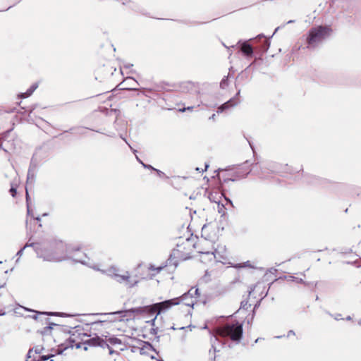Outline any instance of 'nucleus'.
I'll use <instances>...</instances> for the list:
<instances>
[{
  "label": "nucleus",
  "instance_id": "obj_1",
  "mask_svg": "<svg viewBox=\"0 0 361 361\" xmlns=\"http://www.w3.org/2000/svg\"><path fill=\"white\" fill-rule=\"evenodd\" d=\"M191 255L192 248L190 243L185 240L182 243L177 245L176 247L172 251L165 264L157 267H155L154 265H149V270L154 271L157 274L166 267L173 266V269H176L179 262L185 261L190 259L191 257Z\"/></svg>",
  "mask_w": 361,
  "mask_h": 361
},
{
  "label": "nucleus",
  "instance_id": "obj_2",
  "mask_svg": "<svg viewBox=\"0 0 361 361\" xmlns=\"http://www.w3.org/2000/svg\"><path fill=\"white\" fill-rule=\"evenodd\" d=\"M79 248L73 249L68 247L63 242L56 243L54 246L41 250L37 252V255L43 258L44 260L49 262H60L68 258H71L68 254H71L73 250H78Z\"/></svg>",
  "mask_w": 361,
  "mask_h": 361
},
{
  "label": "nucleus",
  "instance_id": "obj_3",
  "mask_svg": "<svg viewBox=\"0 0 361 361\" xmlns=\"http://www.w3.org/2000/svg\"><path fill=\"white\" fill-rule=\"evenodd\" d=\"M204 254L209 255L208 262H221L226 264L228 259V253L224 245L218 244L213 246L210 250H205Z\"/></svg>",
  "mask_w": 361,
  "mask_h": 361
},
{
  "label": "nucleus",
  "instance_id": "obj_4",
  "mask_svg": "<svg viewBox=\"0 0 361 361\" xmlns=\"http://www.w3.org/2000/svg\"><path fill=\"white\" fill-rule=\"evenodd\" d=\"M179 305L178 299H170L161 302H157L152 306L148 307V311L155 314L154 317L151 320L154 323L157 316L161 313H165L171 309L173 306Z\"/></svg>",
  "mask_w": 361,
  "mask_h": 361
},
{
  "label": "nucleus",
  "instance_id": "obj_5",
  "mask_svg": "<svg viewBox=\"0 0 361 361\" xmlns=\"http://www.w3.org/2000/svg\"><path fill=\"white\" fill-rule=\"evenodd\" d=\"M243 324L236 322L231 325H227L221 330L223 336H229L234 341H239L243 336Z\"/></svg>",
  "mask_w": 361,
  "mask_h": 361
},
{
  "label": "nucleus",
  "instance_id": "obj_6",
  "mask_svg": "<svg viewBox=\"0 0 361 361\" xmlns=\"http://www.w3.org/2000/svg\"><path fill=\"white\" fill-rule=\"evenodd\" d=\"M331 32V30L326 27H319L314 28L309 32V44H313L315 42H320L324 39L326 37L329 36Z\"/></svg>",
  "mask_w": 361,
  "mask_h": 361
},
{
  "label": "nucleus",
  "instance_id": "obj_7",
  "mask_svg": "<svg viewBox=\"0 0 361 361\" xmlns=\"http://www.w3.org/2000/svg\"><path fill=\"white\" fill-rule=\"evenodd\" d=\"M197 288L195 290H193L192 288L188 293H185L181 295L180 298H176L175 299H178L179 305L183 304L187 307L193 308L195 304L197 302Z\"/></svg>",
  "mask_w": 361,
  "mask_h": 361
},
{
  "label": "nucleus",
  "instance_id": "obj_8",
  "mask_svg": "<svg viewBox=\"0 0 361 361\" xmlns=\"http://www.w3.org/2000/svg\"><path fill=\"white\" fill-rule=\"evenodd\" d=\"M214 243L207 240V239H202L200 240L198 243V252L200 254V260L204 262L207 263L209 262V255L204 254L205 250H210L211 248L214 246Z\"/></svg>",
  "mask_w": 361,
  "mask_h": 361
},
{
  "label": "nucleus",
  "instance_id": "obj_9",
  "mask_svg": "<svg viewBox=\"0 0 361 361\" xmlns=\"http://www.w3.org/2000/svg\"><path fill=\"white\" fill-rule=\"evenodd\" d=\"M114 279L126 286L133 287L138 283L136 278H131L129 273L127 271L124 274H118L114 273Z\"/></svg>",
  "mask_w": 361,
  "mask_h": 361
},
{
  "label": "nucleus",
  "instance_id": "obj_10",
  "mask_svg": "<svg viewBox=\"0 0 361 361\" xmlns=\"http://www.w3.org/2000/svg\"><path fill=\"white\" fill-rule=\"evenodd\" d=\"M135 310L114 311V322H125L132 319Z\"/></svg>",
  "mask_w": 361,
  "mask_h": 361
},
{
  "label": "nucleus",
  "instance_id": "obj_11",
  "mask_svg": "<svg viewBox=\"0 0 361 361\" xmlns=\"http://www.w3.org/2000/svg\"><path fill=\"white\" fill-rule=\"evenodd\" d=\"M128 348L121 338L114 337V353H119L120 352L128 350Z\"/></svg>",
  "mask_w": 361,
  "mask_h": 361
},
{
  "label": "nucleus",
  "instance_id": "obj_12",
  "mask_svg": "<svg viewBox=\"0 0 361 361\" xmlns=\"http://www.w3.org/2000/svg\"><path fill=\"white\" fill-rule=\"evenodd\" d=\"M138 350L140 352V354L141 355H145L149 354V352H152L154 350L152 345L145 341H142L140 343V346L138 347Z\"/></svg>",
  "mask_w": 361,
  "mask_h": 361
},
{
  "label": "nucleus",
  "instance_id": "obj_13",
  "mask_svg": "<svg viewBox=\"0 0 361 361\" xmlns=\"http://www.w3.org/2000/svg\"><path fill=\"white\" fill-rule=\"evenodd\" d=\"M241 50L246 55L252 54V48L249 44L244 43L241 47Z\"/></svg>",
  "mask_w": 361,
  "mask_h": 361
},
{
  "label": "nucleus",
  "instance_id": "obj_14",
  "mask_svg": "<svg viewBox=\"0 0 361 361\" xmlns=\"http://www.w3.org/2000/svg\"><path fill=\"white\" fill-rule=\"evenodd\" d=\"M37 84H33L25 93H23L21 97L23 98L30 96L32 92L37 89Z\"/></svg>",
  "mask_w": 361,
  "mask_h": 361
},
{
  "label": "nucleus",
  "instance_id": "obj_15",
  "mask_svg": "<svg viewBox=\"0 0 361 361\" xmlns=\"http://www.w3.org/2000/svg\"><path fill=\"white\" fill-rule=\"evenodd\" d=\"M73 342V343L70 344V347L73 348L75 347L76 348H79L80 347V343H75L73 340H72L71 338H70V343Z\"/></svg>",
  "mask_w": 361,
  "mask_h": 361
},
{
  "label": "nucleus",
  "instance_id": "obj_16",
  "mask_svg": "<svg viewBox=\"0 0 361 361\" xmlns=\"http://www.w3.org/2000/svg\"><path fill=\"white\" fill-rule=\"evenodd\" d=\"M26 202H27V214L28 215L30 214V205H29V195L27 191L26 190Z\"/></svg>",
  "mask_w": 361,
  "mask_h": 361
},
{
  "label": "nucleus",
  "instance_id": "obj_17",
  "mask_svg": "<svg viewBox=\"0 0 361 361\" xmlns=\"http://www.w3.org/2000/svg\"><path fill=\"white\" fill-rule=\"evenodd\" d=\"M208 167H209V164H205V166H204V169H200V168H199V167H197V168H196V171H199V172H202H202H204V171H207V169H208Z\"/></svg>",
  "mask_w": 361,
  "mask_h": 361
},
{
  "label": "nucleus",
  "instance_id": "obj_18",
  "mask_svg": "<svg viewBox=\"0 0 361 361\" xmlns=\"http://www.w3.org/2000/svg\"><path fill=\"white\" fill-rule=\"evenodd\" d=\"M10 192L13 197H15L16 194V189L12 186L10 189Z\"/></svg>",
  "mask_w": 361,
  "mask_h": 361
},
{
  "label": "nucleus",
  "instance_id": "obj_19",
  "mask_svg": "<svg viewBox=\"0 0 361 361\" xmlns=\"http://www.w3.org/2000/svg\"><path fill=\"white\" fill-rule=\"evenodd\" d=\"M227 103L228 102H226L225 104H224L221 107L219 108V110H218V113H220V112H222L224 109L226 108L227 107Z\"/></svg>",
  "mask_w": 361,
  "mask_h": 361
},
{
  "label": "nucleus",
  "instance_id": "obj_20",
  "mask_svg": "<svg viewBox=\"0 0 361 361\" xmlns=\"http://www.w3.org/2000/svg\"><path fill=\"white\" fill-rule=\"evenodd\" d=\"M54 355H49V356H46V355H43L41 357V360H47L49 358L53 357Z\"/></svg>",
  "mask_w": 361,
  "mask_h": 361
},
{
  "label": "nucleus",
  "instance_id": "obj_21",
  "mask_svg": "<svg viewBox=\"0 0 361 361\" xmlns=\"http://www.w3.org/2000/svg\"><path fill=\"white\" fill-rule=\"evenodd\" d=\"M104 344L106 345V347L109 349V355H112L113 354V349L108 344H106V343H104Z\"/></svg>",
  "mask_w": 361,
  "mask_h": 361
},
{
  "label": "nucleus",
  "instance_id": "obj_22",
  "mask_svg": "<svg viewBox=\"0 0 361 361\" xmlns=\"http://www.w3.org/2000/svg\"><path fill=\"white\" fill-rule=\"evenodd\" d=\"M26 246H25L23 249L20 250L18 252H17V255L18 256H21L22 254H23V250L24 248H25Z\"/></svg>",
  "mask_w": 361,
  "mask_h": 361
},
{
  "label": "nucleus",
  "instance_id": "obj_23",
  "mask_svg": "<svg viewBox=\"0 0 361 361\" xmlns=\"http://www.w3.org/2000/svg\"><path fill=\"white\" fill-rule=\"evenodd\" d=\"M192 109V106H190V107H188L187 109L188 110H190ZM186 110V108H183V109H180L179 111H181V112H184Z\"/></svg>",
  "mask_w": 361,
  "mask_h": 361
},
{
  "label": "nucleus",
  "instance_id": "obj_24",
  "mask_svg": "<svg viewBox=\"0 0 361 361\" xmlns=\"http://www.w3.org/2000/svg\"><path fill=\"white\" fill-rule=\"evenodd\" d=\"M138 161H140L145 168L151 167V166H147V165L145 164L142 161H140V159H138Z\"/></svg>",
  "mask_w": 361,
  "mask_h": 361
},
{
  "label": "nucleus",
  "instance_id": "obj_25",
  "mask_svg": "<svg viewBox=\"0 0 361 361\" xmlns=\"http://www.w3.org/2000/svg\"><path fill=\"white\" fill-rule=\"evenodd\" d=\"M32 353V349H30L28 353H27V357L30 358L31 357V354Z\"/></svg>",
  "mask_w": 361,
  "mask_h": 361
},
{
  "label": "nucleus",
  "instance_id": "obj_26",
  "mask_svg": "<svg viewBox=\"0 0 361 361\" xmlns=\"http://www.w3.org/2000/svg\"><path fill=\"white\" fill-rule=\"evenodd\" d=\"M150 168H152V169L155 170V169L152 168V166H151ZM156 171L158 172V174H160V173H161V172L160 171H159V170H157V169H156Z\"/></svg>",
  "mask_w": 361,
  "mask_h": 361
},
{
  "label": "nucleus",
  "instance_id": "obj_27",
  "mask_svg": "<svg viewBox=\"0 0 361 361\" xmlns=\"http://www.w3.org/2000/svg\"><path fill=\"white\" fill-rule=\"evenodd\" d=\"M214 117H215V114H213V115L209 118V119H214Z\"/></svg>",
  "mask_w": 361,
  "mask_h": 361
},
{
  "label": "nucleus",
  "instance_id": "obj_28",
  "mask_svg": "<svg viewBox=\"0 0 361 361\" xmlns=\"http://www.w3.org/2000/svg\"><path fill=\"white\" fill-rule=\"evenodd\" d=\"M290 334H294V333H293L292 331H289V333H288V336H289Z\"/></svg>",
  "mask_w": 361,
  "mask_h": 361
},
{
  "label": "nucleus",
  "instance_id": "obj_29",
  "mask_svg": "<svg viewBox=\"0 0 361 361\" xmlns=\"http://www.w3.org/2000/svg\"><path fill=\"white\" fill-rule=\"evenodd\" d=\"M78 262H81V263H82V264H84V263H85V262H83L82 260H80V259H78Z\"/></svg>",
  "mask_w": 361,
  "mask_h": 361
},
{
  "label": "nucleus",
  "instance_id": "obj_30",
  "mask_svg": "<svg viewBox=\"0 0 361 361\" xmlns=\"http://www.w3.org/2000/svg\"><path fill=\"white\" fill-rule=\"evenodd\" d=\"M248 263H249V261H247V262L245 263V265L244 267L248 266Z\"/></svg>",
  "mask_w": 361,
  "mask_h": 361
},
{
  "label": "nucleus",
  "instance_id": "obj_31",
  "mask_svg": "<svg viewBox=\"0 0 361 361\" xmlns=\"http://www.w3.org/2000/svg\"><path fill=\"white\" fill-rule=\"evenodd\" d=\"M259 342V338L256 339L255 343Z\"/></svg>",
  "mask_w": 361,
  "mask_h": 361
},
{
  "label": "nucleus",
  "instance_id": "obj_32",
  "mask_svg": "<svg viewBox=\"0 0 361 361\" xmlns=\"http://www.w3.org/2000/svg\"><path fill=\"white\" fill-rule=\"evenodd\" d=\"M36 220L39 221V220H40V219H39V217H37V218H36Z\"/></svg>",
  "mask_w": 361,
  "mask_h": 361
}]
</instances>
